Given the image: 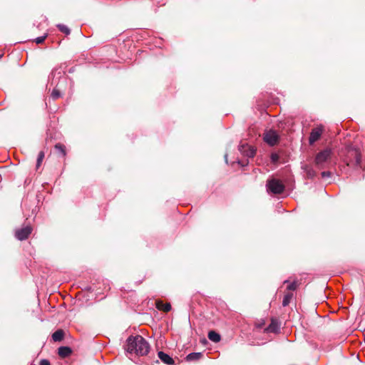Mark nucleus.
<instances>
[{"label": "nucleus", "instance_id": "nucleus-1", "mask_svg": "<svg viewBox=\"0 0 365 365\" xmlns=\"http://www.w3.org/2000/svg\"><path fill=\"white\" fill-rule=\"evenodd\" d=\"M126 351L130 354L145 356L150 351V345L140 335L130 336L126 341Z\"/></svg>", "mask_w": 365, "mask_h": 365}, {"label": "nucleus", "instance_id": "nucleus-2", "mask_svg": "<svg viewBox=\"0 0 365 365\" xmlns=\"http://www.w3.org/2000/svg\"><path fill=\"white\" fill-rule=\"evenodd\" d=\"M266 187L268 192H271L274 195L282 193L285 188L283 182L277 178H271L267 180Z\"/></svg>", "mask_w": 365, "mask_h": 365}, {"label": "nucleus", "instance_id": "nucleus-3", "mask_svg": "<svg viewBox=\"0 0 365 365\" xmlns=\"http://www.w3.org/2000/svg\"><path fill=\"white\" fill-rule=\"evenodd\" d=\"M331 150L329 148H326L318 153L315 157V163L318 168H324L326 163L331 159Z\"/></svg>", "mask_w": 365, "mask_h": 365}, {"label": "nucleus", "instance_id": "nucleus-4", "mask_svg": "<svg viewBox=\"0 0 365 365\" xmlns=\"http://www.w3.org/2000/svg\"><path fill=\"white\" fill-rule=\"evenodd\" d=\"M361 154L358 149L351 148L348 150L346 164L347 165L361 166Z\"/></svg>", "mask_w": 365, "mask_h": 365}, {"label": "nucleus", "instance_id": "nucleus-5", "mask_svg": "<svg viewBox=\"0 0 365 365\" xmlns=\"http://www.w3.org/2000/svg\"><path fill=\"white\" fill-rule=\"evenodd\" d=\"M264 140L269 145L273 146L278 143L279 135L274 130H269L264 133Z\"/></svg>", "mask_w": 365, "mask_h": 365}, {"label": "nucleus", "instance_id": "nucleus-6", "mask_svg": "<svg viewBox=\"0 0 365 365\" xmlns=\"http://www.w3.org/2000/svg\"><path fill=\"white\" fill-rule=\"evenodd\" d=\"M324 131V127L322 125H318L314 128L309 138V143L310 145H313L316 141L319 140Z\"/></svg>", "mask_w": 365, "mask_h": 365}, {"label": "nucleus", "instance_id": "nucleus-7", "mask_svg": "<svg viewBox=\"0 0 365 365\" xmlns=\"http://www.w3.org/2000/svg\"><path fill=\"white\" fill-rule=\"evenodd\" d=\"M32 232L31 226H26L21 229L16 230L15 232V237L19 240H24L29 237Z\"/></svg>", "mask_w": 365, "mask_h": 365}, {"label": "nucleus", "instance_id": "nucleus-8", "mask_svg": "<svg viewBox=\"0 0 365 365\" xmlns=\"http://www.w3.org/2000/svg\"><path fill=\"white\" fill-rule=\"evenodd\" d=\"M280 329V323L277 319H272L269 325L264 329L267 333H277Z\"/></svg>", "mask_w": 365, "mask_h": 365}, {"label": "nucleus", "instance_id": "nucleus-9", "mask_svg": "<svg viewBox=\"0 0 365 365\" xmlns=\"http://www.w3.org/2000/svg\"><path fill=\"white\" fill-rule=\"evenodd\" d=\"M239 150L244 155L248 158L254 157L256 153V150L253 147L247 145H241Z\"/></svg>", "mask_w": 365, "mask_h": 365}, {"label": "nucleus", "instance_id": "nucleus-10", "mask_svg": "<svg viewBox=\"0 0 365 365\" xmlns=\"http://www.w3.org/2000/svg\"><path fill=\"white\" fill-rule=\"evenodd\" d=\"M159 359L167 365H174L175 361L174 359L170 356L168 354L164 353L163 351H159L158 354Z\"/></svg>", "mask_w": 365, "mask_h": 365}, {"label": "nucleus", "instance_id": "nucleus-11", "mask_svg": "<svg viewBox=\"0 0 365 365\" xmlns=\"http://www.w3.org/2000/svg\"><path fill=\"white\" fill-rule=\"evenodd\" d=\"M72 351L68 346H61L58 349V354L61 358H66L71 355Z\"/></svg>", "mask_w": 365, "mask_h": 365}, {"label": "nucleus", "instance_id": "nucleus-12", "mask_svg": "<svg viewBox=\"0 0 365 365\" xmlns=\"http://www.w3.org/2000/svg\"><path fill=\"white\" fill-rule=\"evenodd\" d=\"M156 307L159 310H162L163 312H168L171 309V305L169 303H163L161 301H158L156 302Z\"/></svg>", "mask_w": 365, "mask_h": 365}, {"label": "nucleus", "instance_id": "nucleus-13", "mask_svg": "<svg viewBox=\"0 0 365 365\" xmlns=\"http://www.w3.org/2000/svg\"><path fill=\"white\" fill-rule=\"evenodd\" d=\"M64 336V332L62 329H58L52 334V339L54 341H61Z\"/></svg>", "mask_w": 365, "mask_h": 365}, {"label": "nucleus", "instance_id": "nucleus-14", "mask_svg": "<svg viewBox=\"0 0 365 365\" xmlns=\"http://www.w3.org/2000/svg\"><path fill=\"white\" fill-rule=\"evenodd\" d=\"M202 356V354L200 352H192L186 356V360L191 361H197Z\"/></svg>", "mask_w": 365, "mask_h": 365}, {"label": "nucleus", "instance_id": "nucleus-15", "mask_svg": "<svg viewBox=\"0 0 365 365\" xmlns=\"http://www.w3.org/2000/svg\"><path fill=\"white\" fill-rule=\"evenodd\" d=\"M208 338L210 340L214 342H218L220 340V336L215 331H210L208 333Z\"/></svg>", "mask_w": 365, "mask_h": 365}, {"label": "nucleus", "instance_id": "nucleus-16", "mask_svg": "<svg viewBox=\"0 0 365 365\" xmlns=\"http://www.w3.org/2000/svg\"><path fill=\"white\" fill-rule=\"evenodd\" d=\"M55 150H57L62 157H65L66 155V147L61 143H57L55 145Z\"/></svg>", "mask_w": 365, "mask_h": 365}, {"label": "nucleus", "instance_id": "nucleus-17", "mask_svg": "<svg viewBox=\"0 0 365 365\" xmlns=\"http://www.w3.org/2000/svg\"><path fill=\"white\" fill-rule=\"evenodd\" d=\"M292 297H293L292 293H291V292L286 293L284 296L283 301H282L283 307H287L290 303Z\"/></svg>", "mask_w": 365, "mask_h": 365}, {"label": "nucleus", "instance_id": "nucleus-18", "mask_svg": "<svg viewBox=\"0 0 365 365\" xmlns=\"http://www.w3.org/2000/svg\"><path fill=\"white\" fill-rule=\"evenodd\" d=\"M44 153L43 151H41L39 153H38V158H37V162H36V167L37 168L41 165L43 158H44Z\"/></svg>", "mask_w": 365, "mask_h": 365}, {"label": "nucleus", "instance_id": "nucleus-19", "mask_svg": "<svg viewBox=\"0 0 365 365\" xmlns=\"http://www.w3.org/2000/svg\"><path fill=\"white\" fill-rule=\"evenodd\" d=\"M57 26L61 32L67 35L70 34V29L66 26L63 24H58Z\"/></svg>", "mask_w": 365, "mask_h": 365}, {"label": "nucleus", "instance_id": "nucleus-20", "mask_svg": "<svg viewBox=\"0 0 365 365\" xmlns=\"http://www.w3.org/2000/svg\"><path fill=\"white\" fill-rule=\"evenodd\" d=\"M298 287V283L296 281H294L292 282V283L289 284L288 286H287V289L288 290H292V291H294L297 289V287Z\"/></svg>", "mask_w": 365, "mask_h": 365}, {"label": "nucleus", "instance_id": "nucleus-21", "mask_svg": "<svg viewBox=\"0 0 365 365\" xmlns=\"http://www.w3.org/2000/svg\"><path fill=\"white\" fill-rule=\"evenodd\" d=\"M60 96H61V93H60L59 91L57 89H53L51 93V97L53 98V99L56 100V99L58 98Z\"/></svg>", "mask_w": 365, "mask_h": 365}, {"label": "nucleus", "instance_id": "nucleus-22", "mask_svg": "<svg viewBox=\"0 0 365 365\" xmlns=\"http://www.w3.org/2000/svg\"><path fill=\"white\" fill-rule=\"evenodd\" d=\"M46 38V36H43L38 37V38H36L35 39V42L37 44L42 43L45 41Z\"/></svg>", "mask_w": 365, "mask_h": 365}, {"label": "nucleus", "instance_id": "nucleus-23", "mask_svg": "<svg viewBox=\"0 0 365 365\" xmlns=\"http://www.w3.org/2000/svg\"><path fill=\"white\" fill-rule=\"evenodd\" d=\"M271 159H272V162L276 163L279 160V156L276 153H272V155H271Z\"/></svg>", "mask_w": 365, "mask_h": 365}, {"label": "nucleus", "instance_id": "nucleus-24", "mask_svg": "<svg viewBox=\"0 0 365 365\" xmlns=\"http://www.w3.org/2000/svg\"><path fill=\"white\" fill-rule=\"evenodd\" d=\"M39 365H51L50 362L47 359L41 360Z\"/></svg>", "mask_w": 365, "mask_h": 365}, {"label": "nucleus", "instance_id": "nucleus-25", "mask_svg": "<svg viewBox=\"0 0 365 365\" xmlns=\"http://www.w3.org/2000/svg\"><path fill=\"white\" fill-rule=\"evenodd\" d=\"M331 173L329 172H323L322 173V177L325 178V177H329L330 176Z\"/></svg>", "mask_w": 365, "mask_h": 365}, {"label": "nucleus", "instance_id": "nucleus-26", "mask_svg": "<svg viewBox=\"0 0 365 365\" xmlns=\"http://www.w3.org/2000/svg\"><path fill=\"white\" fill-rule=\"evenodd\" d=\"M307 175H308L309 177L312 178V177L314 176V171H311V170H309V171L307 173Z\"/></svg>", "mask_w": 365, "mask_h": 365}, {"label": "nucleus", "instance_id": "nucleus-27", "mask_svg": "<svg viewBox=\"0 0 365 365\" xmlns=\"http://www.w3.org/2000/svg\"><path fill=\"white\" fill-rule=\"evenodd\" d=\"M1 58V55L0 54V58Z\"/></svg>", "mask_w": 365, "mask_h": 365}]
</instances>
